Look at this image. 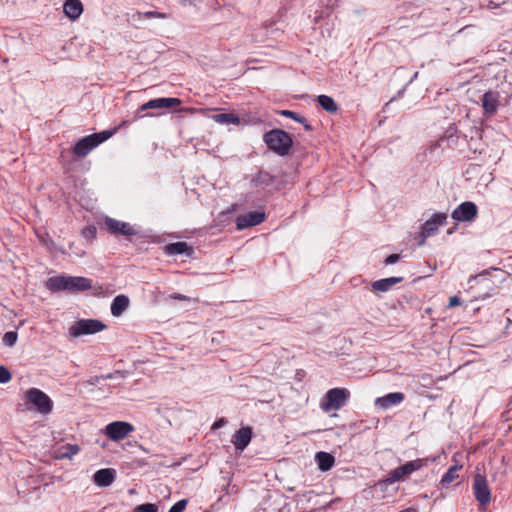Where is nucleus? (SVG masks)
I'll list each match as a JSON object with an SVG mask.
<instances>
[{
    "label": "nucleus",
    "instance_id": "1",
    "mask_svg": "<svg viewBox=\"0 0 512 512\" xmlns=\"http://www.w3.org/2000/svg\"><path fill=\"white\" fill-rule=\"evenodd\" d=\"M46 286L52 292L85 291L92 287V281L86 277L62 275L49 278Z\"/></svg>",
    "mask_w": 512,
    "mask_h": 512
},
{
    "label": "nucleus",
    "instance_id": "2",
    "mask_svg": "<svg viewBox=\"0 0 512 512\" xmlns=\"http://www.w3.org/2000/svg\"><path fill=\"white\" fill-rule=\"evenodd\" d=\"M263 140L268 148L279 156L288 155L293 144L290 134L281 129H273L266 132Z\"/></svg>",
    "mask_w": 512,
    "mask_h": 512
},
{
    "label": "nucleus",
    "instance_id": "3",
    "mask_svg": "<svg viewBox=\"0 0 512 512\" xmlns=\"http://www.w3.org/2000/svg\"><path fill=\"white\" fill-rule=\"evenodd\" d=\"M116 131V128L104 130L80 139L73 148L74 155L80 158L87 156L94 148L112 137Z\"/></svg>",
    "mask_w": 512,
    "mask_h": 512
},
{
    "label": "nucleus",
    "instance_id": "4",
    "mask_svg": "<svg viewBox=\"0 0 512 512\" xmlns=\"http://www.w3.org/2000/svg\"><path fill=\"white\" fill-rule=\"evenodd\" d=\"M350 396V392L345 388H333L327 391L320 407L323 411L338 410L343 407Z\"/></svg>",
    "mask_w": 512,
    "mask_h": 512
},
{
    "label": "nucleus",
    "instance_id": "5",
    "mask_svg": "<svg viewBox=\"0 0 512 512\" xmlns=\"http://www.w3.org/2000/svg\"><path fill=\"white\" fill-rule=\"evenodd\" d=\"M106 328V325L97 319H80L74 322L69 328V334L74 337L91 335L98 333Z\"/></svg>",
    "mask_w": 512,
    "mask_h": 512
},
{
    "label": "nucleus",
    "instance_id": "6",
    "mask_svg": "<svg viewBox=\"0 0 512 512\" xmlns=\"http://www.w3.org/2000/svg\"><path fill=\"white\" fill-rule=\"evenodd\" d=\"M426 464L424 459H416L405 463L389 472L387 478L384 480L387 484L394 482L404 481L413 472L420 470Z\"/></svg>",
    "mask_w": 512,
    "mask_h": 512
},
{
    "label": "nucleus",
    "instance_id": "7",
    "mask_svg": "<svg viewBox=\"0 0 512 512\" xmlns=\"http://www.w3.org/2000/svg\"><path fill=\"white\" fill-rule=\"evenodd\" d=\"M103 227L112 235H123L125 237H132L139 234V230L130 223L116 220L111 217H105Z\"/></svg>",
    "mask_w": 512,
    "mask_h": 512
},
{
    "label": "nucleus",
    "instance_id": "8",
    "mask_svg": "<svg viewBox=\"0 0 512 512\" xmlns=\"http://www.w3.org/2000/svg\"><path fill=\"white\" fill-rule=\"evenodd\" d=\"M26 399L36 407L41 414H49L53 408L50 397L37 388H31L26 392Z\"/></svg>",
    "mask_w": 512,
    "mask_h": 512
},
{
    "label": "nucleus",
    "instance_id": "9",
    "mask_svg": "<svg viewBox=\"0 0 512 512\" xmlns=\"http://www.w3.org/2000/svg\"><path fill=\"white\" fill-rule=\"evenodd\" d=\"M134 431L132 424L125 421H114L104 428V434L112 441H121Z\"/></svg>",
    "mask_w": 512,
    "mask_h": 512
},
{
    "label": "nucleus",
    "instance_id": "10",
    "mask_svg": "<svg viewBox=\"0 0 512 512\" xmlns=\"http://www.w3.org/2000/svg\"><path fill=\"white\" fill-rule=\"evenodd\" d=\"M474 496L479 505L484 508L491 500V493L487 479L482 474H476L472 484Z\"/></svg>",
    "mask_w": 512,
    "mask_h": 512
},
{
    "label": "nucleus",
    "instance_id": "11",
    "mask_svg": "<svg viewBox=\"0 0 512 512\" xmlns=\"http://www.w3.org/2000/svg\"><path fill=\"white\" fill-rule=\"evenodd\" d=\"M477 215V205L474 202L466 201L453 210L451 217L458 222H472Z\"/></svg>",
    "mask_w": 512,
    "mask_h": 512
},
{
    "label": "nucleus",
    "instance_id": "12",
    "mask_svg": "<svg viewBox=\"0 0 512 512\" xmlns=\"http://www.w3.org/2000/svg\"><path fill=\"white\" fill-rule=\"evenodd\" d=\"M447 214L446 213H435L428 220L424 222L421 227V236L423 239H426L433 234L436 233L439 226L446 223Z\"/></svg>",
    "mask_w": 512,
    "mask_h": 512
},
{
    "label": "nucleus",
    "instance_id": "13",
    "mask_svg": "<svg viewBox=\"0 0 512 512\" xmlns=\"http://www.w3.org/2000/svg\"><path fill=\"white\" fill-rule=\"evenodd\" d=\"M266 218V215L262 211H252L247 214H243L237 217L236 228L237 230H243L252 226L261 224Z\"/></svg>",
    "mask_w": 512,
    "mask_h": 512
},
{
    "label": "nucleus",
    "instance_id": "14",
    "mask_svg": "<svg viewBox=\"0 0 512 512\" xmlns=\"http://www.w3.org/2000/svg\"><path fill=\"white\" fill-rule=\"evenodd\" d=\"M180 103L181 101L178 98H157L142 104L139 109L145 111L147 109L172 108L180 105Z\"/></svg>",
    "mask_w": 512,
    "mask_h": 512
},
{
    "label": "nucleus",
    "instance_id": "15",
    "mask_svg": "<svg viewBox=\"0 0 512 512\" xmlns=\"http://www.w3.org/2000/svg\"><path fill=\"white\" fill-rule=\"evenodd\" d=\"M115 477L116 472L114 469L103 468L94 473L93 481L99 487H108L114 482Z\"/></svg>",
    "mask_w": 512,
    "mask_h": 512
},
{
    "label": "nucleus",
    "instance_id": "16",
    "mask_svg": "<svg viewBox=\"0 0 512 512\" xmlns=\"http://www.w3.org/2000/svg\"><path fill=\"white\" fill-rule=\"evenodd\" d=\"M252 438V429L250 427H242L233 436L232 443L237 450H244L250 443Z\"/></svg>",
    "mask_w": 512,
    "mask_h": 512
},
{
    "label": "nucleus",
    "instance_id": "17",
    "mask_svg": "<svg viewBox=\"0 0 512 512\" xmlns=\"http://www.w3.org/2000/svg\"><path fill=\"white\" fill-rule=\"evenodd\" d=\"M405 396L401 392L389 393L383 397L376 399L375 404L382 409H388L391 406L400 404L404 400Z\"/></svg>",
    "mask_w": 512,
    "mask_h": 512
},
{
    "label": "nucleus",
    "instance_id": "18",
    "mask_svg": "<svg viewBox=\"0 0 512 512\" xmlns=\"http://www.w3.org/2000/svg\"><path fill=\"white\" fill-rule=\"evenodd\" d=\"M499 103V93L494 91L486 92L482 97V106L487 114H494L497 111Z\"/></svg>",
    "mask_w": 512,
    "mask_h": 512
},
{
    "label": "nucleus",
    "instance_id": "19",
    "mask_svg": "<svg viewBox=\"0 0 512 512\" xmlns=\"http://www.w3.org/2000/svg\"><path fill=\"white\" fill-rule=\"evenodd\" d=\"M130 300L124 294L117 295L111 303V314L114 317H120L129 307Z\"/></svg>",
    "mask_w": 512,
    "mask_h": 512
},
{
    "label": "nucleus",
    "instance_id": "20",
    "mask_svg": "<svg viewBox=\"0 0 512 512\" xmlns=\"http://www.w3.org/2000/svg\"><path fill=\"white\" fill-rule=\"evenodd\" d=\"M65 15L71 20L78 19L83 12V5L80 0H66L63 5Z\"/></svg>",
    "mask_w": 512,
    "mask_h": 512
},
{
    "label": "nucleus",
    "instance_id": "21",
    "mask_svg": "<svg viewBox=\"0 0 512 512\" xmlns=\"http://www.w3.org/2000/svg\"><path fill=\"white\" fill-rule=\"evenodd\" d=\"M403 281V277H389L376 280L371 284L373 291L387 292L393 286Z\"/></svg>",
    "mask_w": 512,
    "mask_h": 512
},
{
    "label": "nucleus",
    "instance_id": "22",
    "mask_svg": "<svg viewBox=\"0 0 512 512\" xmlns=\"http://www.w3.org/2000/svg\"><path fill=\"white\" fill-rule=\"evenodd\" d=\"M315 461L321 471H329L334 466L335 458L328 452L319 451L315 454Z\"/></svg>",
    "mask_w": 512,
    "mask_h": 512
},
{
    "label": "nucleus",
    "instance_id": "23",
    "mask_svg": "<svg viewBox=\"0 0 512 512\" xmlns=\"http://www.w3.org/2000/svg\"><path fill=\"white\" fill-rule=\"evenodd\" d=\"M317 102L325 111L329 113H335L338 110V105L330 96L320 95L317 97Z\"/></svg>",
    "mask_w": 512,
    "mask_h": 512
},
{
    "label": "nucleus",
    "instance_id": "24",
    "mask_svg": "<svg viewBox=\"0 0 512 512\" xmlns=\"http://www.w3.org/2000/svg\"><path fill=\"white\" fill-rule=\"evenodd\" d=\"M80 452V447L77 444H66L59 448V458L72 459L73 456Z\"/></svg>",
    "mask_w": 512,
    "mask_h": 512
},
{
    "label": "nucleus",
    "instance_id": "25",
    "mask_svg": "<svg viewBox=\"0 0 512 512\" xmlns=\"http://www.w3.org/2000/svg\"><path fill=\"white\" fill-rule=\"evenodd\" d=\"M189 250L186 242H175L165 246V252L169 255L184 254Z\"/></svg>",
    "mask_w": 512,
    "mask_h": 512
},
{
    "label": "nucleus",
    "instance_id": "26",
    "mask_svg": "<svg viewBox=\"0 0 512 512\" xmlns=\"http://www.w3.org/2000/svg\"><path fill=\"white\" fill-rule=\"evenodd\" d=\"M212 119L219 124H238L239 118L233 113H219L212 116Z\"/></svg>",
    "mask_w": 512,
    "mask_h": 512
},
{
    "label": "nucleus",
    "instance_id": "27",
    "mask_svg": "<svg viewBox=\"0 0 512 512\" xmlns=\"http://www.w3.org/2000/svg\"><path fill=\"white\" fill-rule=\"evenodd\" d=\"M458 469V466L450 467L443 475L440 482L443 488H448L459 477L457 474Z\"/></svg>",
    "mask_w": 512,
    "mask_h": 512
},
{
    "label": "nucleus",
    "instance_id": "28",
    "mask_svg": "<svg viewBox=\"0 0 512 512\" xmlns=\"http://www.w3.org/2000/svg\"><path fill=\"white\" fill-rule=\"evenodd\" d=\"M279 113L282 116H285L287 118H291V119H293V120L303 124L305 130H307V131H310L312 129V126L309 124L307 119L305 117L299 115L298 113L294 112V111H291V110H281Z\"/></svg>",
    "mask_w": 512,
    "mask_h": 512
},
{
    "label": "nucleus",
    "instance_id": "29",
    "mask_svg": "<svg viewBox=\"0 0 512 512\" xmlns=\"http://www.w3.org/2000/svg\"><path fill=\"white\" fill-rule=\"evenodd\" d=\"M133 17H137L138 20H140L141 18H161V19H164V18H166V14L165 13H161V12H157V11H147V12H138Z\"/></svg>",
    "mask_w": 512,
    "mask_h": 512
},
{
    "label": "nucleus",
    "instance_id": "30",
    "mask_svg": "<svg viewBox=\"0 0 512 512\" xmlns=\"http://www.w3.org/2000/svg\"><path fill=\"white\" fill-rule=\"evenodd\" d=\"M17 338H18L17 332L8 331L3 336V343L8 347H12L15 345Z\"/></svg>",
    "mask_w": 512,
    "mask_h": 512
},
{
    "label": "nucleus",
    "instance_id": "31",
    "mask_svg": "<svg viewBox=\"0 0 512 512\" xmlns=\"http://www.w3.org/2000/svg\"><path fill=\"white\" fill-rule=\"evenodd\" d=\"M136 512H158V506L153 503H145L135 507Z\"/></svg>",
    "mask_w": 512,
    "mask_h": 512
},
{
    "label": "nucleus",
    "instance_id": "32",
    "mask_svg": "<svg viewBox=\"0 0 512 512\" xmlns=\"http://www.w3.org/2000/svg\"><path fill=\"white\" fill-rule=\"evenodd\" d=\"M97 233V229L95 226L90 225L82 230V236L87 240H92Z\"/></svg>",
    "mask_w": 512,
    "mask_h": 512
},
{
    "label": "nucleus",
    "instance_id": "33",
    "mask_svg": "<svg viewBox=\"0 0 512 512\" xmlns=\"http://www.w3.org/2000/svg\"><path fill=\"white\" fill-rule=\"evenodd\" d=\"M188 504L187 499H182L176 502L168 512H183Z\"/></svg>",
    "mask_w": 512,
    "mask_h": 512
},
{
    "label": "nucleus",
    "instance_id": "34",
    "mask_svg": "<svg viewBox=\"0 0 512 512\" xmlns=\"http://www.w3.org/2000/svg\"><path fill=\"white\" fill-rule=\"evenodd\" d=\"M11 378L12 375L10 371L4 366H0V383H7L11 380Z\"/></svg>",
    "mask_w": 512,
    "mask_h": 512
},
{
    "label": "nucleus",
    "instance_id": "35",
    "mask_svg": "<svg viewBox=\"0 0 512 512\" xmlns=\"http://www.w3.org/2000/svg\"><path fill=\"white\" fill-rule=\"evenodd\" d=\"M400 259V256L398 254H391L389 255L386 259H385V264L386 265H391V264H394L396 262H398Z\"/></svg>",
    "mask_w": 512,
    "mask_h": 512
},
{
    "label": "nucleus",
    "instance_id": "36",
    "mask_svg": "<svg viewBox=\"0 0 512 512\" xmlns=\"http://www.w3.org/2000/svg\"><path fill=\"white\" fill-rule=\"evenodd\" d=\"M459 305H461V299L459 297H457V296L450 297L449 304H448L449 308L456 307Z\"/></svg>",
    "mask_w": 512,
    "mask_h": 512
},
{
    "label": "nucleus",
    "instance_id": "37",
    "mask_svg": "<svg viewBox=\"0 0 512 512\" xmlns=\"http://www.w3.org/2000/svg\"><path fill=\"white\" fill-rule=\"evenodd\" d=\"M227 424V421L224 418H220L219 420L215 421L212 425V429H218Z\"/></svg>",
    "mask_w": 512,
    "mask_h": 512
},
{
    "label": "nucleus",
    "instance_id": "38",
    "mask_svg": "<svg viewBox=\"0 0 512 512\" xmlns=\"http://www.w3.org/2000/svg\"><path fill=\"white\" fill-rule=\"evenodd\" d=\"M268 179H270V175L268 173L260 172L255 180L256 181H266Z\"/></svg>",
    "mask_w": 512,
    "mask_h": 512
},
{
    "label": "nucleus",
    "instance_id": "39",
    "mask_svg": "<svg viewBox=\"0 0 512 512\" xmlns=\"http://www.w3.org/2000/svg\"><path fill=\"white\" fill-rule=\"evenodd\" d=\"M171 298L177 299V300H188V297H186L185 295L180 294V293H175V294L171 295Z\"/></svg>",
    "mask_w": 512,
    "mask_h": 512
},
{
    "label": "nucleus",
    "instance_id": "40",
    "mask_svg": "<svg viewBox=\"0 0 512 512\" xmlns=\"http://www.w3.org/2000/svg\"><path fill=\"white\" fill-rule=\"evenodd\" d=\"M487 7L489 9H496L499 7V5L497 3H495L494 1H489L488 4H487Z\"/></svg>",
    "mask_w": 512,
    "mask_h": 512
},
{
    "label": "nucleus",
    "instance_id": "41",
    "mask_svg": "<svg viewBox=\"0 0 512 512\" xmlns=\"http://www.w3.org/2000/svg\"><path fill=\"white\" fill-rule=\"evenodd\" d=\"M400 512H418V510L416 508H407V509H404Z\"/></svg>",
    "mask_w": 512,
    "mask_h": 512
},
{
    "label": "nucleus",
    "instance_id": "42",
    "mask_svg": "<svg viewBox=\"0 0 512 512\" xmlns=\"http://www.w3.org/2000/svg\"><path fill=\"white\" fill-rule=\"evenodd\" d=\"M485 274H488V270H484L481 274H479L478 276H482V275H485Z\"/></svg>",
    "mask_w": 512,
    "mask_h": 512
},
{
    "label": "nucleus",
    "instance_id": "43",
    "mask_svg": "<svg viewBox=\"0 0 512 512\" xmlns=\"http://www.w3.org/2000/svg\"><path fill=\"white\" fill-rule=\"evenodd\" d=\"M78 256H83L84 255V252H80V253H77Z\"/></svg>",
    "mask_w": 512,
    "mask_h": 512
},
{
    "label": "nucleus",
    "instance_id": "44",
    "mask_svg": "<svg viewBox=\"0 0 512 512\" xmlns=\"http://www.w3.org/2000/svg\"><path fill=\"white\" fill-rule=\"evenodd\" d=\"M132 512H136V509L134 508V510Z\"/></svg>",
    "mask_w": 512,
    "mask_h": 512
}]
</instances>
